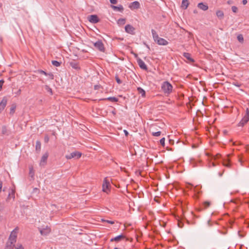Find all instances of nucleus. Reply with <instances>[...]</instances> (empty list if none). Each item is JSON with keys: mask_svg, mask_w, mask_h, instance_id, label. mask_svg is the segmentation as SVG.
Listing matches in <instances>:
<instances>
[{"mask_svg": "<svg viewBox=\"0 0 249 249\" xmlns=\"http://www.w3.org/2000/svg\"><path fill=\"white\" fill-rule=\"evenodd\" d=\"M36 149L40 150L41 149V143L39 141L36 142Z\"/></svg>", "mask_w": 249, "mask_h": 249, "instance_id": "obj_27", "label": "nucleus"}, {"mask_svg": "<svg viewBox=\"0 0 249 249\" xmlns=\"http://www.w3.org/2000/svg\"><path fill=\"white\" fill-rule=\"evenodd\" d=\"M38 72L40 74H44L45 75H48V73H46L45 71H44L43 70H39L38 71Z\"/></svg>", "mask_w": 249, "mask_h": 249, "instance_id": "obj_36", "label": "nucleus"}, {"mask_svg": "<svg viewBox=\"0 0 249 249\" xmlns=\"http://www.w3.org/2000/svg\"><path fill=\"white\" fill-rule=\"evenodd\" d=\"M70 64L71 65V66L74 69H76V70H77V69H79V64L77 62H75L74 61H71L70 63Z\"/></svg>", "mask_w": 249, "mask_h": 249, "instance_id": "obj_20", "label": "nucleus"}, {"mask_svg": "<svg viewBox=\"0 0 249 249\" xmlns=\"http://www.w3.org/2000/svg\"><path fill=\"white\" fill-rule=\"evenodd\" d=\"M15 109H16V106H12L11 107V108H10V113L11 114H14L15 111Z\"/></svg>", "mask_w": 249, "mask_h": 249, "instance_id": "obj_31", "label": "nucleus"}, {"mask_svg": "<svg viewBox=\"0 0 249 249\" xmlns=\"http://www.w3.org/2000/svg\"><path fill=\"white\" fill-rule=\"evenodd\" d=\"M218 13H219V17L221 16H223V14L222 12L219 11Z\"/></svg>", "mask_w": 249, "mask_h": 249, "instance_id": "obj_49", "label": "nucleus"}, {"mask_svg": "<svg viewBox=\"0 0 249 249\" xmlns=\"http://www.w3.org/2000/svg\"><path fill=\"white\" fill-rule=\"evenodd\" d=\"M197 7L199 9H200L203 11H206L208 9V6H207V5H206L202 2L199 3L197 5Z\"/></svg>", "mask_w": 249, "mask_h": 249, "instance_id": "obj_18", "label": "nucleus"}, {"mask_svg": "<svg viewBox=\"0 0 249 249\" xmlns=\"http://www.w3.org/2000/svg\"><path fill=\"white\" fill-rule=\"evenodd\" d=\"M124 239H126V240H127V239L126 238V236L124 235L121 234V235L116 236L114 238H111L110 239V242L115 241V242H118L120 241L121 240Z\"/></svg>", "mask_w": 249, "mask_h": 249, "instance_id": "obj_13", "label": "nucleus"}, {"mask_svg": "<svg viewBox=\"0 0 249 249\" xmlns=\"http://www.w3.org/2000/svg\"><path fill=\"white\" fill-rule=\"evenodd\" d=\"M152 134L153 136L159 137L160 135L161 132L160 131L153 132Z\"/></svg>", "mask_w": 249, "mask_h": 249, "instance_id": "obj_28", "label": "nucleus"}, {"mask_svg": "<svg viewBox=\"0 0 249 249\" xmlns=\"http://www.w3.org/2000/svg\"><path fill=\"white\" fill-rule=\"evenodd\" d=\"M111 8L115 11H118V12H123L124 11V7L123 6V5L120 4V5H118V6H115V5H111L110 6Z\"/></svg>", "mask_w": 249, "mask_h": 249, "instance_id": "obj_14", "label": "nucleus"}, {"mask_svg": "<svg viewBox=\"0 0 249 249\" xmlns=\"http://www.w3.org/2000/svg\"><path fill=\"white\" fill-rule=\"evenodd\" d=\"M138 63L139 64V67L143 69V70H146L147 69V66L145 65V63L141 59H139L138 60Z\"/></svg>", "mask_w": 249, "mask_h": 249, "instance_id": "obj_17", "label": "nucleus"}, {"mask_svg": "<svg viewBox=\"0 0 249 249\" xmlns=\"http://www.w3.org/2000/svg\"><path fill=\"white\" fill-rule=\"evenodd\" d=\"M15 249H24L21 245L18 244L15 246Z\"/></svg>", "mask_w": 249, "mask_h": 249, "instance_id": "obj_32", "label": "nucleus"}, {"mask_svg": "<svg viewBox=\"0 0 249 249\" xmlns=\"http://www.w3.org/2000/svg\"><path fill=\"white\" fill-rule=\"evenodd\" d=\"M125 23V18H120L118 19L117 21V23L119 25H123Z\"/></svg>", "mask_w": 249, "mask_h": 249, "instance_id": "obj_23", "label": "nucleus"}, {"mask_svg": "<svg viewBox=\"0 0 249 249\" xmlns=\"http://www.w3.org/2000/svg\"><path fill=\"white\" fill-rule=\"evenodd\" d=\"M33 167H30V174L33 172Z\"/></svg>", "mask_w": 249, "mask_h": 249, "instance_id": "obj_48", "label": "nucleus"}, {"mask_svg": "<svg viewBox=\"0 0 249 249\" xmlns=\"http://www.w3.org/2000/svg\"><path fill=\"white\" fill-rule=\"evenodd\" d=\"M2 187V182L0 180V193L1 192Z\"/></svg>", "mask_w": 249, "mask_h": 249, "instance_id": "obj_45", "label": "nucleus"}, {"mask_svg": "<svg viewBox=\"0 0 249 249\" xmlns=\"http://www.w3.org/2000/svg\"><path fill=\"white\" fill-rule=\"evenodd\" d=\"M48 156L49 154L48 153H45L42 156L39 163V164L41 166H44L46 164Z\"/></svg>", "mask_w": 249, "mask_h": 249, "instance_id": "obj_11", "label": "nucleus"}, {"mask_svg": "<svg viewBox=\"0 0 249 249\" xmlns=\"http://www.w3.org/2000/svg\"><path fill=\"white\" fill-rule=\"evenodd\" d=\"M161 90L164 95L167 96L172 92L173 87L170 83L165 81L161 85Z\"/></svg>", "mask_w": 249, "mask_h": 249, "instance_id": "obj_2", "label": "nucleus"}, {"mask_svg": "<svg viewBox=\"0 0 249 249\" xmlns=\"http://www.w3.org/2000/svg\"><path fill=\"white\" fill-rule=\"evenodd\" d=\"M52 64L55 66V67H59L61 65V63L57 61H56V60H53L52 61Z\"/></svg>", "mask_w": 249, "mask_h": 249, "instance_id": "obj_25", "label": "nucleus"}, {"mask_svg": "<svg viewBox=\"0 0 249 249\" xmlns=\"http://www.w3.org/2000/svg\"><path fill=\"white\" fill-rule=\"evenodd\" d=\"M94 47L98 49L99 51L104 52L105 48L104 44L101 41H98L94 43Z\"/></svg>", "mask_w": 249, "mask_h": 249, "instance_id": "obj_7", "label": "nucleus"}, {"mask_svg": "<svg viewBox=\"0 0 249 249\" xmlns=\"http://www.w3.org/2000/svg\"><path fill=\"white\" fill-rule=\"evenodd\" d=\"M11 196L12 197L13 199L15 198V191L14 190H12L11 192L9 194L8 198L9 199Z\"/></svg>", "mask_w": 249, "mask_h": 249, "instance_id": "obj_29", "label": "nucleus"}, {"mask_svg": "<svg viewBox=\"0 0 249 249\" xmlns=\"http://www.w3.org/2000/svg\"><path fill=\"white\" fill-rule=\"evenodd\" d=\"M47 76H49V77L51 79H53V75L52 73H48V75Z\"/></svg>", "mask_w": 249, "mask_h": 249, "instance_id": "obj_41", "label": "nucleus"}, {"mask_svg": "<svg viewBox=\"0 0 249 249\" xmlns=\"http://www.w3.org/2000/svg\"><path fill=\"white\" fill-rule=\"evenodd\" d=\"M124 132H125V135H128V132H127V131L124 130Z\"/></svg>", "mask_w": 249, "mask_h": 249, "instance_id": "obj_50", "label": "nucleus"}, {"mask_svg": "<svg viewBox=\"0 0 249 249\" xmlns=\"http://www.w3.org/2000/svg\"><path fill=\"white\" fill-rule=\"evenodd\" d=\"M110 187L109 180L107 178H105L102 184V191L107 194H108L110 191Z\"/></svg>", "mask_w": 249, "mask_h": 249, "instance_id": "obj_4", "label": "nucleus"}, {"mask_svg": "<svg viewBox=\"0 0 249 249\" xmlns=\"http://www.w3.org/2000/svg\"><path fill=\"white\" fill-rule=\"evenodd\" d=\"M160 144L162 146H164L165 145V138H163L161 139L160 141Z\"/></svg>", "mask_w": 249, "mask_h": 249, "instance_id": "obj_33", "label": "nucleus"}, {"mask_svg": "<svg viewBox=\"0 0 249 249\" xmlns=\"http://www.w3.org/2000/svg\"><path fill=\"white\" fill-rule=\"evenodd\" d=\"M116 80L118 84H121V83L122 82H121V80L118 77H116Z\"/></svg>", "mask_w": 249, "mask_h": 249, "instance_id": "obj_43", "label": "nucleus"}, {"mask_svg": "<svg viewBox=\"0 0 249 249\" xmlns=\"http://www.w3.org/2000/svg\"><path fill=\"white\" fill-rule=\"evenodd\" d=\"M46 87H47V89H48V91L49 92H50L51 93V94H52V89L50 88H49L48 86H46Z\"/></svg>", "mask_w": 249, "mask_h": 249, "instance_id": "obj_44", "label": "nucleus"}, {"mask_svg": "<svg viewBox=\"0 0 249 249\" xmlns=\"http://www.w3.org/2000/svg\"><path fill=\"white\" fill-rule=\"evenodd\" d=\"M45 142L47 143L49 141V138L48 136H46L44 138Z\"/></svg>", "mask_w": 249, "mask_h": 249, "instance_id": "obj_39", "label": "nucleus"}, {"mask_svg": "<svg viewBox=\"0 0 249 249\" xmlns=\"http://www.w3.org/2000/svg\"><path fill=\"white\" fill-rule=\"evenodd\" d=\"M211 221H208V223H209V224L210 225H211V224H210V223H211Z\"/></svg>", "mask_w": 249, "mask_h": 249, "instance_id": "obj_51", "label": "nucleus"}, {"mask_svg": "<svg viewBox=\"0 0 249 249\" xmlns=\"http://www.w3.org/2000/svg\"><path fill=\"white\" fill-rule=\"evenodd\" d=\"M153 37L155 42L159 45H167L168 44L166 40L159 37L156 32H153Z\"/></svg>", "mask_w": 249, "mask_h": 249, "instance_id": "obj_3", "label": "nucleus"}, {"mask_svg": "<svg viewBox=\"0 0 249 249\" xmlns=\"http://www.w3.org/2000/svg\"><path fill=\"white\" fill-rule=\"evenodd\" d=\"M114 249H118L117 248H114Z\"/></svg>", "mask_w": 249, "mask_h": 249, "instance_id": "obj_53", "label": "nucleus"}, {"mask_svg": "<svg viewBox=\"0 0 249 249\" xmlns=\"http://www.w3.org/2000/svg\"><path fill=\"white\" fill-rule=\"evenodd\" d=\"M249 120V110L247 108L246 110V113L242 119L239 123L238 126H243Z\"/></svg>", "mask_w": 249, "mask_h": 249, "instance_id": "obj_5", "label": "nucleus"}, {"mask_svg": "<svg viewBox=\"0 0 249 249\" xmlns=\"http://www.w3.org/2000/svg\"><path fill=\"white\" fill-rule=\"evenodd\" d=\"M110 2L112 4H116L117 3V0H109Z\"/></svg>", "mask_w": 249, "mask_h": 249, "instance_id": "obj_37", "label": "nucleus"}, {"mask_svg": "<svg viewBox=\"0 0 249 249\" xmlns=\"http://www.w3.org/2000/svg\"><path fill=\"white\" fill-rule=\"evenodd\" d=\"M137 90L139 93L141 94L143 97L145 96V91L142 89L141 88H138Z\"/></svg>", "mask_w": 249, "mask_h": 249, "instance_id": "obj_21", "label": "nucleus"}, {"mask_svg": "<svg viewBox=\"0 0 249 249\" xmlns=\"http://www.w3.org/2000/svg\"><path fill=\"white\" fill-rule=\"evenodd\" d=\"M105 100H108L113 102H116L118 100L117 98L114 97H108V98L106 99Z\"/></svg>", "mask_w": 249, "mask_h": 249, "instance_id": "obj_24", "label": "nucleus"}, {"mask_svg": "<svg viewBox=\"0 0 249 249\" xmlns=\"http://www.w3.org/2000/svg\"><path fill=\"white\" fill-rule=\"evenodd\" d=\"M6 127H4L3 128L2 133H3V134H4V133H5V132H6Z\"/></svg>", "mask_w": 249, "mask_h": 249, "instance_id": "obj_46", "label": "nucleus"}, {"mask_svg": "<svg viewBox=\"0 0 249 249\" xmlns=\"http://www.w3.org/2000/svg\"><path fill=\"white\" fill-rule=\"evenodd\" d=\"M183 55L188 60V63H193L195 62V60L191 57V55L190 53H183Z\"/></svg>", "mask_w": 249, "mask_h": 249, "instance_id": "obj_15", "label": "nucleus"}, {"mask_svg": "<svg viewBox=\"0 0 249 249\" xmlns=\"http://www.w3.org/2000/svg\"><path fill=\"white\" fill-rule=\"evenodd\" d=\"M218 175L221 176V174H220V173H218Z\"/></svg>", "mask_w": 249, "mask_h": 249, "instance_id": "obj_54", "label": "nucleus"}, {"mask_svg": "<svg viewBox=\"0 0 249 249\" xmlns=\"http://www.w3.org/2000/svg\"><path fill=\"white\" fill-rule=\"evenodd\" d=\"M40 234L43 236H46L48 235L51 231L50 227L47 226L44 228H39Z\"/></svg>", "mask_w": 249, "mask_h": 249, "instance_id": "obj_8", "label": "nucleus"}, {"mask_svg": "<svg viewBox=\"0 0 249 249\" xmlns=\"http://www.w3.org/2000/svg\"><path fill=\"white\" fill-rule=\"evenodd\" d=\"M224 133L225 134H226V133H227V132H226V131H224Z\"/></svg>", "mask_w": 249, "mask_h": 249, "instance_id": "obj_52", "label": "nucleus"}, {"mask_svg": "<svg viewBox=\"0 0 249 249\" xmlns=\"http://www.w3.org/2000/svg\"><path fill=\"white\" fill-rule=\"evenodd\" d=\"M82 156V153L78 152V151H74L69 155H66V158L67 159H71L72 158H76L77 159H79Z\"/></svg>", "mask_w": 249, "mask_h": 249, "instance_id": "obj_6", "label": "nucleus"}, {"mask_svg": "<svg viewBox=\"0 0 249 249\" xmlns=\"http://www.w3.org/2000/svg\"><path fill=\"white\" fill-rule=\"evenodd\" d=\"M4 81L3 80H0V91L2 89V87Z\"/></svg>", "mask_w": 249, "mask_h": 249, "instance_id": "obj_38", "label": "nucleus"}, {"mask_svg": "<svg viewBox=\"0 0 249 249\" xmlns=\"http://www.w3.org/2000/svg\"><path fill=\"white\" fill-rule=\"evenodd\" d=\"M128 7L132 10L138 9L140 7V4L139 2L137 1H135L133 2L130 3Z\"/></svg>", "mask_w": 249, "mask_h": 249, "instance_id": "obj_12", "label": "nucleus"}, {"mask_svg": "<svg viewBox=\"0 0 249 249\" xmlns=\"http://www.w3.org/2000/svg\"><path fill=\"white\" fill-rule=\"evenodd\" d=\"M134 29L131 25L128 24L126 25L125 27V31H132Z\"/></svg>", "mask_w": 249, "mask_h": 249, "instance_id": "obj_22", "label": "nucleus"}, {"mask_svg": "<svg viewBox=\"0 0 249 249\" xmlns=\"http://www.w3.org/2000/svg\"><path fill=\"white\" fill-rule=\"evenodd\" d=\"M223 164L224 166H229L230 163L229 162L228 157H227V160H226L223 161Z\"/></svg>", "mask_w": 249, "mask_h": 249, "instance_id": "obj_30", "label": "nucleus"}, {"mask_svg": "<svg viewBox=\"0 0 249 249\" xmlns=\"http://www.w3.org/2000/svg\"><path fill=\"white\" fill-rule=\"evenodd\" d=\"M21 89H19L15 93L18 96L21 94Z\"/></svg>", "mask_w": 249, "mask_h": 249, "instance_id": "obj_40", "label": "nucleus"}, {"mask_svg": "<svg viewBox=\"0 0 249 249\" xmlns=\"http://www.w3.org/2000/svg\"><path fill=\"white\" fill-rule=\"evenodd\" d=\"M237 39L240 43H243L244 41V38L242 35H239L237 36Z\"/></svg>", "mask_w": 249, "mask_h": 249, "instance_id": "obj_26", "label": "nucleus"}, {"mask_svg": "<svg viewBox=\"0 0 249 249\" xmlns=\"http://www.w3.org/2000/svg\"><path fill=\"white\" fill-rule=\"evenodd\" d=\"M231 9L233 12L236 13L238 11V8L237 7L235 6H233L231 7Z\"/></svg>", "mask_w": 249, "mask_h": 249, "instance_id": "obj_34", "label": "nucleus"}, {"mask_svg": "<svg viewBox=\"0 0 249 249\" xmlns=\"http://www.w3.org/2000/svg\"><path fill=\"white\" fill-rule=\"evenodd\" d=\"M87 18L92 23H96L99 21L98 17L96 15H89L88 17Z\"/></svg>", "mask_w": 249, "mask_h": 249, "instance_id": "obj_10", "label": "nucleus"}, {"mask_svg": "<svg viewBox=\"0 0 249 249\" xmlns=\"http://www.w3.org/2000/svg\"><path fill=\"white\" fill-rule=\"evenodd\" d=\"M218 175L221 176V174H220V173H218Z\"/></svg>", "mask_w": 249, "mask_h": 249, "instance_id": "obj_55", "label": "nucleus"}, {"mask_svg": "<svg viewBox=\"0 0 249 249\" xmlns=\"http://www.w3.org/2000/svg\"><path fill=\"white\" fill-rule=\"evenodd\" d=\"M203 205L204 207L206 208L210 206V203L209 202L206 201L204 202Z\"/></svg>", "mask_w": 249, "mask_h": 249, "instance_id": "obj_35", "label": "nucleus"}, {"mask_svg": "<svg viewBox=\"0 0 249 249\" xmlns=\"http://www.w3.org/2000/svg\"><path fill=\"white\" fill-rule=\"evenodd\" d=\"M242 3L244 5H245L247 3V0H243L242 1Z\"/></svg>", "mask_w": 249, "mask_h": 249, "instance_id": "obj_47", "label": "nucleus"}, {"mask_svg": "<svg viewBox=\"0 0 249 249\" xmlns=\"http://www.w3.org/2000/svg\"><path fill=\"white\" fill-rule=\"evenodd\" d=\"M104 221L107 222L108 223L111 224H114V222L113 221H110V220H104Z\"/></svg>", "mask_w": 249, "mask_h": 249, "instance_id": "obj_42", "label": "nucleus"}, {"mask_svg": "<svg viewBox=\"0 0 249 249\" xmlns=\"http://www.w3.org/2000/svg\"><path fill=\"white\" fill-rule=\"evenodd\" d=\"M189 4V1L188 0H183L181 2V7L182 9H186Z\"/></svg>", "mask_w": 249, "mask_h": 249, "instance_id": "obj_19", "label": "nucleus"}, {"mask_svg": "<svg viewBox=\"0 0 249 249\" xmlns=\"http://www.w3.org/2000/svg\"><path fill=\"white\" fill-rule=\"evenodd\" d=\"M18 228H16L11 233L8 242L7 243V248L13 249L15 247V243L16 242Z\"/></svg>", "mask_w": 249, "mask_h": 249, "instance_id": "obj_1", "label": "nucleus"}, {"mask_svg": "<svg viewBox=\"0 0 249 249\" xmlns=\"http://www.w3.org/2000/svg\"><path fill=\"white\" fill-rule=\"evenodd\" d=\"M217 154H216L215 156H212L209 159V167H215L217 163L216 156Z\"/></svg>", "mask_w": 249, "mask_h": 249, "instance_id": "obj_9", "label": "nucleus"}, {"mask_svg": "<svg viewBox=\"0 0 249 249\" xmlns=\"http://www.w3.org/2000/svg\"><path fill=\"white\" fill-rule=\"evenodd\" d=\"M7 100L3 98L0 103V113L4 109L7 104Z\"/></svg>", "mask_w": 249, "mask_h": 249, "instance_id": "obj_16", "label": "nucleus"}]
</instances>
